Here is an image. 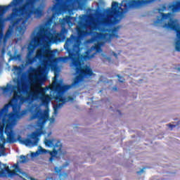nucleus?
Segmentation results:
<instances>
[{"label": "nucleus", "mask_w": 180, "mask_h": 180, "mask_svg": "<svg viewBox=\"0 0 180 180\" xmlns=\"http://www.w3.org/2000/svg\"><path fill=\"white\" fill-rule=\"evenodd\" d=\"M58 106H61V104H58Z\"/></svg>", "instance_id": "79ce46f5"}, {"label": "nucleus", "mask_w": 180, "mask_h": 180, "mask_svg": "<svg viewBox=\"0 0 180 180\" xmlns=\"http://www.w3.org/2000/svg\"><path fill=\"white\" fill-rule=\"evenodd\" d=\"M1 53H2V54H4V53H5V48H3V49H1Z\"/></svg>", "instance_id": "f704fd0d"}, {"label": "nucleus", "mask_w": 180, "mask_h": 180, "mask_svg": "<svg viewBox=\"0 0 180 180\" xmlns=\"http://www.w3.org/2000/svg\"><path fill=\"white\" fill-rule=\"evenodd\" d=\"M5 143H0V157L1 155H5Z\"/></svg>", "instance_id": "412c9836"}, {"label": "nucleus", "mask_w": 180, "mask_h": 180, "mask_svg": "<svg viewBox=\"0 0 180 180\" xmlns=\"http://www.w3.org/2000/svg\"><path fill=\"white\" fill-rule=\"evenodd\" d=\"M144 172V168L141 169L140 171L136 172L137 175H140L141 174H143Z\"/></svg>", "instance_id": "2f4dec72"}, {"label": "nucleus", "mask_w": 180, "mask_h": 180, "mask_svg": "<svg viewBox=\"0 0 180 180\" xmlns=\"http://www.w3.org/2000/svg\"><path fill=\"white\" fill-rule=\"evenodd\" d=\"M55 172H56V174H60V172H61V169L58 167H55Z\"/></svg>", "instance_id": "c756f323"}, {"label": "nucleus", "mask_w": 180, "mask_h": 180, "mask_svg": "<svg viewBox=\"0 0 180 180\" xmlns=\"http://www.w3.org/2000/svg\"><path fill=\"white\" fill-rule=\"evenodd\" d=\"M179 71H180V68H179Z\"/></svg>", "instance_id": "37998d69"}, {"label": "nucleus", "mask_w": 180, "mask_h": 180, "mask_svg": "<svg viewBox=\"0 0 180 180\" xmlns=\"http://www.w3.org/2000/svg\"><path fill=\"white\" fill-rule=\"evenodd\" d=\"M112 37H113V34H112V33L106 32H96L94 35V39L95 40H97V41H109Z\"/></svg>", "instance_id": "f8f14e48"}, {"label": "nucleus", "mask_w": 180, "mask_h": 180, "mask_svg": "<svg viewBox=\"0 0 180 180\" xmlns=\"http://www.w3.org/2000/svg\"><path fill=\"white\" fill-rule=\"evenodd\" d=\"M65 176H68V174H64Z\"/></svg>", "instance_id": "58836bf2"}, {"label": "nucleus", "mask_w": 180, "mask_h": 180, "mask_svg": "<svg viewBox=\"0 0 180 180\" xmlns=\"http://www.w3.org/2000/svg\"><path fill=\"white\" fill-rule=\"evenodd\" d=\"M112 90H113V91H117V87H116V86L113 87V88H112Z\"/></svg>", "instance_id": "c9c22d12"}, {"label": "nucleus", "mask_w": 180, "mask_h": 180, "mask_svg": "<svg viewBox=\"0 0 180 180\" xmlns=\"http://www.w3.org/2000/svg\"><path fill=\"white\" fill-rule=\"evenodd\" d=\"M0 140L2 141L3 144H5V143H6V139H5L4 134L1 133V128H0Z\"/></svg>", "instance_id": "b1692460"}, {"label": "nucleus", "mask_w": 180, "mask_h": 180, "mask_svg": "<svg viewBox=\"0 0 180 180\" xmlns=\"http://www.w3.org/2000/svg\"><path fill=\"white\" fill-rule=\"evenodd\" d=\"M20 160H21L20 161L22 164H25V162H27V158H26V156H25V155H20Z\"/></svg>", "instance_id": "393cba45"}, {"label": "nucleus", "mask_w": 180, "mask_h": 180, "mask_svg": "<svg viewBox=\"0 0 180 180\" xmlns=\"http://www.w3.org/2000/svg\"><path fill=\"white\" fill-rule=\"evenodd\" d=\"M63 175H64V174H59V177L61 178V177L63 176Z\"/></svg>", "instance_id": "4c0bfd02"}, {"label": "nucleus", "mask_w": 180, "mask_h": 180, "mask_svg": "<svg viewBox=\"0 0 180 180\" xmlns=\"http://www.w3.org/2000/svg\"><path fill=\"white\" fill-rule=\"evenodd\" d=\"M76 86H79V85L74 84V79L71 84H56L54 86L53 98L58 102H63V103H65V98H63V94L67 92L68 89H71V88H75Z\"/></svg>", "instance_id": "0eeeda50"}, {"label": "nucleus", "mask_w": 180, "mask_h": 180, "mask_svg": "<svg viewBox=\"0 0 180 180\" xmlns=\"http://www.w3.org/2000/svg\"><path fill=\"white\" fill-rule=\"evenodd\" d=\"M73 50H74V49H72V50H69L68 51V54L70 55V51L72 52V51H73ZM60 58V61H63V63H67V61H68V58H70V56L62 57V58Z\"/></svg>", "instance_id": "4be33fe9"}, {"label": "nucleus", "mask_w": 180, "mask_h": 180, "mask_svg": "<svg viewBox=\"0 0 180 180\" xmlns=\"http://www.w3.org/2000/svg\"><path fill=\"white\" fill-rule=\"evenodd\" d=\"M20 2L17 4L12 9V12L6 17L4 18L6 20H11V25L8 26V30H6L4 37H3V43L4 44H6L8 43V39H11V36L13 34V29H15V26L19 25L21 20L26 22L27 20L33 16L39 19L41 16H43V10L40 8H34V5H36L37 2H39L40 0H26L25 3L22 5L20 8H15L18 5H20L22 3ZM74 0H57L56 5L53 7V9L56 11H60L65 6H68V5H71Z\"/></svg>", "instance_id": "f257e3e1"}, {"label": "nucleus", "mask_w": 180, "mask_h": 180, "mask_svg": "<svg viewBox=\"0 0 180 180\" xmlns=\"http://www.w3.org/2000/svg\"><path fill=\"white\" fill-rule=\"evenodd\" d=\"M32 119H38V124L39 126H41V124H44L46 122L49 120V114L42 113L41 110L39 108H36L34 112L32 115Z\"/></svg>", "instance_id": "9d476101"}, {"label": "nucleus", "mask_w": 180, "mask_h": 180, "mask_svg": "<svg viewBox=\"0 0 180 180\" xmlns=\"http://www.w3.org/2000/svg\"><path fill=\"white\" fill-rule=\"evenodd\" d=\"M105 32H110V29H106V30H105Z\"/></svg>", "instance_id": "e433bc0d"}, {"label": "nucleus", "mask_w": 180, "mask_h": 180, "mask_svg": "<svg viewBox=\"0 0 180 180\" xmlns=\"http://www.w3.org/2000/svg\"><path fill=\"white\" fill-rule=\"evenodd\" d=\"M41 134H44V131L41 129H39L37 130V131H33L29 137L31 138L32 140H30V139H22V136H18V140L19 141L20 143L22 144H24L27 147L28 146H37V143H39V139Z\"/></svg>", "instance_id": "6e6552de"}, {"label": "nucleus", "mask_w": 180, "mask_h": 180, "mask_svg": "<svg viewBox=\"0 0 180 180\" xmlns=\"http://www.w3.org/2000/svg\"><path fill=\"white\" fill-rule=\"evenodd\" d=\"M34 84H37V86L35 89V91H30L29 86L27 84L23 81L18 80L17 82V91H14L13 99L15 101H18L20 99L22 103L25 102H29V101H36L37 99H40L41 103L43 106H47L49 105L50 101H51V98L49 94H46V92L49 89H51L50 86H46V87H41V80L39 78L38 75H35L34 77ZM19 94H27L25 97L22 95H18Z\"/></svg>", "instance_id": "7ed1b4c3"}, {"label": "nucleus", "mask_w": 180, "mask_h": 180, "mask_svg": "<svg viewBox=\"0 0 180 180\" xmlns=\"http://www.w3.org/2000/svg\"><path fill=\"white\" fill-rule=\"evenodd\" d=\"M49 31L45 27H41L39 32L37 33V36H35L33 39V42L29 44L27 47V64H33L36 63L37 60L41 61L42 60V67L44 70H47L49 67L51 65V62L53 61V58H54V53L57 51V50L51 51L50 49H45L43 48H40L37 50L35 56L32 58L33 53H34V50L37 46H40L42 41L49 39Z\"/></svg>", "instance_id": "f03ea898"}, {"label": "nucleus", "mask_w": 180, "mask_h": 180, "mask_svg": "<svg viewBox=\"0 0 180 180\" xmlns=\"http://www.w3.org/2000/svg\"><path fill=\"white\" fill-rule=\"evenodd\" d=\"M95 30V22L89 19V15L83 14L79 17L78 25L76 27L77 36L71 34L70 37L67 39V43L73 45V50H78L79 52L80 39L85 37L86 34H91Z\"/></svg>", "instance_id": "39448f33"}, {"label": "nucleus", "mask_w": 180, "mask_h": 180, "mask_svg": "<svg viewBox=\"0 0 180 180\" xmlns=\"http://www.w3.org/2000/svg\"><path fill=\"white\" fill-rule=\"evenodd\" d=\"M4 133L7 136V143H9L10 144L16 143V139H15V135L13 134L12 128H9V127H5Z\"/></svg>", "instance_id": "ddd939ff"}, {"label": "nucleus", "mask_w": 180, "mask_h": 180, "mask_svg": "<svg viewBox=\"0 0 180 180\" xmlns=\"http://www.w3.org/2000/svg\"><path fill=\"white\" fill-rule=\"evenodd\" d=\"M155 0H142V5H147L148 4H151V2H154Z\"/></svg>", "instance_id": "a878e982"}, {"label": "nucleus", "mask_w": 180, "mask_h": 180, "mask_svg": "<svg viewBox=\"0 0 180 180\" xmlns=\"http://www.w3.org/2000/svg\"><path fill=\"white\" fill-rule=\"evenodd\" d=\"M15 174V171H11L8 166L5 165L4 169H1L0 171V177L6 178V176H12Z\"/></svg>", "instance_id": "2eb2a0df"}, {"label": "nucleus", "mask_w": 180, "mask_h": 180, "mask_svg": "<svg viewBox=\"0 0 180 180\" xmlns=\"http://www.w3.org/2000/svg\"><path fill=\"white\" fill-rule=\"evenodd\" d=\"M68 33V30L65 27H62L60 33H58L56 35L52 37L53 41H61V40H64L65 39V34Z\"/></svg>", "instance_id": "4468645a"}, {"label": "nucleus", "mask_w": 180, "mask_h": 180, "mask_svg": "<svg viewBox=\"0 0 180 180\" xmlns=\"http://www.w3.org/2000/svg\"><path fill=\"white\" fill-rule=\"evenodd\" d=\"M168 127H169L172 130L174 127H176V125L175 124H167Z\"/></svg>", "instance_id": "7c9ffc66"}, {"label": "nucleus", "mask_w": 180, "mask_h": 180, "mask_svg": "<svg viewBox=\"0 0 180 180\" xmlns=\"http://www.w3.org/2000/svg\"><path fill=\"white\" fill-rule=\"evenodd\" d=\"M68 101H74V98L71 97V96H68Z\"/></svg>", "instance_id": "72a5a7b5"}, {"label": "nucleus", "mask_w": 180, "mask_h": 180, "mask_svg": "<svg viewBox=\"0 0 180 180\" xmlns=\"http://www.w3.org/2000/svg\"><path fill=\"white\" fill-rule=\"evenodd\" d=\"M167 9L171 11L172 13H176V12H179L180 11V1H176L174 4H169L167 6Z\"/></svg>", "instance_id": "dca6fc26"}, {"label": "nucleus", "mask_w": 180, "mask_h": 180, "mask_svg": "<svg viewBox=\"0 0 180 180\" xmlns=\"http://www.w3.org/2000/svg\"><path fill=\"white\" fill-rule=\"evenodd\" d=\"M1 91H3L4 94H6V92H9V87L3 86V87H1Z\"/></svg>", "instance_id": "cd10ccee"}, {"label": "nucleus", "mask_w": 180, "mask_h": 180, "mask_svg": "<svg viewBox=\"0 0 180 180\" xmlns=\"http://www.w3.org/2000/svg\"><path fill=\"white\" fill-rule=\"evenodd\" d=\"M171 13H162V19L165 20V19H169V18H171Z\"/></svg>", "instance_id": "5701e85b"}, {"label": "nucleus", "mask_w": 180, "mask_h": 180, "mask_svg": "<svg viewBox=\"0 0 180 180\" xmlns=\"http://www.w3.org/2000/svg\"><path fill=\"white\" fill-rule=\"evenodd\" d=\"M13 167V168H15V169L11 170V171H14V174H12L11 176L18 175V174H16V172H19L20 174H22V169H20V167H19V165L14 164Z\"/></svg>", "instance_id": "a211bd4d"}, {"label": "nucleus", "mask_w": 180, "mask_h": 180, "mask_svg": "<svg viewBox=\"0 0 180 180\" xmlns=\"http://www.w3.org/2000/svg\"><path fill=\"white\" fill-rule=\"evenodd\" d=\"M44 144L46 147H54V146H56L54 145L53 141L51 139H45Z\"/></svg>", "instance_id": "aec40b11"}, {"label": "nucleus", "mask_w": 180, "mask_h": 180, "mask_svg": "<svg viewBox=\"0 0 180 180\" xmlns=\"http://www.w3.org/2000/svg\"><path fill=\"white\" fill-rule=\"evenodd\" d=\"M72 19H74V18H72L70 15H66L65 18H64L60 23L61 25H72V22H71V20H72Z\"/></svg>", "instance_id": "f3484780"}, {"label": "nucleus", "mask_w": 180, "mask_h": 180, "mask_svg": "<svg viewBox=\"0 0 180 180\" xmlns=\"http://www.w3.org/2000/svg\"><path fill=\"white\" fill-rule=\"evenodd\" d=\"M62 154L63 153V144H61V142L60 141H57L55 143V146H53V151H49V154L51 155L49 158L50 162H52V161H54V158H57L58 154Z\"/></svg>", "instance_id": "9b49d317"}, {"label": "nucleus", "mask_w": 180, "mask_h": 180, "mask_svg": "<svg viewBox=\"0 0 180 180\" xmlns=\"http://www.w3.org/2000/svg\"><path fill=\"white\" fill-rule=\"evenodd\" d=\"M117 77L119 78V82H124L123 80H121L120 78H122V77H120V75H117Z\"/></svg>", "instance_id": "473e14b6"}, {"label": "nucleus", "mask_w": 180, "mask_h": 180, "mask_svg": "<svg viewBox=\"0 0 180 180\" xmlns=\"http://www.w3.org/2000/svg\"><path fill=\"white\" fill-rule=\"evenodd\" d=\"M18 116V108L16 105L9 103L6 104L2 109L0 110V119L2 117L3 126L12 128L13 122L16 120Z\"/></svg>", "instance_id": "423d86ee"}, {"label": "nucleus", "mask_w": 180, "mask_h": 180, "mask_svg": "<svg viewBox=\"0 0 180 180\" xmlns=\"http://www.w3.org/2000/svg\"><path fill=\"white\" fill-rule=\"evenodd\" d=\"M69 58L71 60L70 67L75 70L77 75L74 78V85H79L85 78H89L94 75V71L91 66L85 65L82 67V63L91 60V56H89V51L85 52V55L81 54L79 51L73 49L72 52H69Z\"/></svg>", "instance_id": "20e7f679"}, {"label": "nucleus", "mask_w": 180, "mask_h": 180, "mask_svg": "<svg viewBox=\"0 0 180 180\" xmlns=\"http://www.w3.org/2000/svg\"><path fill=\"white\" fill-rule=\"evenodd\" d=\"M38 153H39V154H40V153H41V154H44V153H47V150H46V149H44V148H41V146H39V150H38Z\"/></svg>", "instance_id": "bb28decb"}, {"label": "nucleus", "mask_w": 180, "mask_h": 180, "mask_svg": "<svg viewBox=\"0 0 180 180\" xmlns=\"http://www.w3.org/2000/svg\"><path fill=\"white\" fill-rule=\"evenodd\" d=\"M166 8H167V7L164 6V7H163V9H165Z\"/></svg>", "instance_id": "ea45409f"}, {"label": "nucleus", "mask_w": 180, "mask_h": 180, "mask_svg": "<svg viewBox=\"0 0 180 180\" xmlns=\"http://www.w3.org/2000/svg\"><path fill=\"white\" fill-rule=\"evenodd\" d=\"M119 29H120V26L114 27L113 29L111 30L113 37H119V34L117 32H119Z\"/></svg>", "instance_id": "6ab92c4d"}, {"label": "nucleus", "mask_w": 180, "mask_h": 180, "mask_svg": "<svg viewBox=\"0 0 180 180\" xmlns=\"http://www.w3.org/2000/svg\"><path fill=\"white\" fill-rule=\"evenodd\" d=\"M164 27L166 29H169L170 30H174L176 32V41L175 44L176 51H180V25L178 22L170 18L169 22L165 23Z\"/></svg>", "instance_id": "1a4fd4ad"}, {"label": "nucleus", "mask_w": 180, "mask_h": 180, "mask_svg": "<svg viewBox=\"0 0 180 180\" xmlns=\"http://www.w3.org/2000/svg\"><path fill=\"white\" fill-rule=\"evenodd\" d=\"M39 154H40V153H39V150H37V152L32 153L31 157H37V155H39Z\"/></svg>", "instance_id": "c85d7f7f"}, {"label": "nucleus", "mask_w": 180, "mask_h": 180, "mask_svg": "<svg viewBox=\"0 0 180 180\" xmlns=\"http://www.w3.org/2000/svg\"><path fill=\"white\" fill-rule=\"evenodd\" d=\"M54 79H57V77H54Z\"/></svg>", "instance_id": "a19ab883"}]
</instances>
